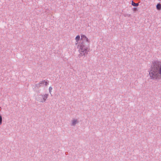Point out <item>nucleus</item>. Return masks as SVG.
I'll list each match as a JSON object with an SVG mask.
<instances>
[{"label": "nucleus", "instance_id": "obj_1", "mask_svg": "<svg viewBox=\"0 0 161 161\" xmlns=\"http://www.w3.org/2000/svg\"><path fill=\"white\" fill-rule=\"evenodd\" d=\"M151 79H158L161 78V63L155 62L149 72Z\"/></svg>", "mask_w": 161, "mask_h": 161}, {"label": "nucleus", "instance_id": "obj_4", "mask_svg": "<svg viewBox=\"0 0 161 161\" xmlns=\"http://www.w3.org/2000/svg\"><path fill=\"white\" fill-rule=\"evenodd\" d=\"M48 84V83L45 80L41 81L40 83L37 84V86L38 87L41 86L42 85H44L47 86Z\"/></svg>", "mask_w": 161, "mask_h": 161}, {"label": "nucleus", "instance_id": "obj_7", "mask_svg": "<svg viewBox=\"0 0 161 161\" xmlns=\"http://www.w3.org/2000/svg\"><path fill=\"white\" fill-rule=\"evenodd\" d=\"M131 4L132 6H137L139 5L138 3H135L133 1H132L131 2Z\"/></svg>", "mask_w": 161, "mask_h": 161}, {"label": "nucleus", "instance_id": "obj_5", "mask_svg": "<svg viewBox=\"0 0 161 161\" xmlns=\"http://www.w3.org/2000/svg\"><path fill=\"white\" fill-rule=\"evenodd\" d=\"M81 36L80 40H88V38L85 35H82Z\"/></svg>", "mask_w": 161, "mask_h": 161}, {"label": "nucleus", "instance_id": "obj_3", "mask_svg": "<svg viewBox=\"0 0 161 161\" xmlns=\"http://www.w3.org/2000/svg\"><path fill=\"white\" fill-rule=\"evenodd\" d=\"M48 94H45L44 95H40L37 98V100L40 102H43L45 101L48 97Z\"/></svg>", "mask_w": 161, "mask_h": 161}, {"label": "nucleus", "instance_id": "obj_11", "mask_svg": "<svg viewBox=\"0 0 161 161\" xmlns=\"http://www.w3.org/2000/svg\"><path fill=\"white\" fill-rule=\"evenodd\" d=\"M138 10L137 8H133V11L134 12H136Z\"/></svg>", "mask_w": 161, "mask_h": 161}, {"label": "nucleus", "instance_id": "obj_12", "mask_svg": "<svg viewBox=\"0 0 161 161\" xmlns=\"http://www.w3.org/2000/svg\"><path fill=\"white\" fill-rule=\"evenodd\" d=\"M2 123V117L0 115V125Z\"/></svg>", "mask_w": 161, "mask_h": 161}, {"label": "nucleus", "instance_id": "obj_9", "mask_svg": "<svg viewBox=\"0 0 161 161\" xmlns=\"http://www.w3.org/2000/svg\"><path fill=\"white\" fill-rule=\"evenodd\" d=\"M80 36L79 35L77 36L75 38V40H80Z\"/></svg>", "mask_w": 161, "mask_h": 161}, {"label": "nucleus", "instance_id": "obj_2", "mask_svg": "<svg viewBox=\"0 0 161 161\" xmlns=\"http://www.w3.org/2000/svg\"><path fill=\"white\" fill-rule=\"evenodd\" d=\"M79 45L78 44V46H80V52L81 56H83L89 52V49L84 45L82 42L81 43L80 42Z\"/></svg>", "mask_w": 161, "mask_h": 161}, {"label": "nucleus", "instance_id": "obj_8", "mask_svg": "<svg viewBox=\"0 0 161 161\" xmlns=\"http://www.w3.org/2000/svg\"><path fill=\"white\" fill-rule=\"evenodd\" d=\"M77 123V120L76 119H74L72 121V125H74Z\"/></svg>", "mask_w": 161, "mask_h": 161}, {"label": "nucleus", "instance_id": "obj_6", "mask_svg": "<svg viewBox=\"0 0 161 161\" xmlns=\"http://www.w3.org/2000/svg\"><path fill=\"white\" fill-rule=\"evenodd\" d=\"M156 9L158 10H161V4L160 3H158L156 6Z\"/></svg>", "mask_w": 161, "mask_h": 161}, {"label": "nucleus", "instance_id": "obj_10", "mask_svg": "<svg viewBox=\"0 0 161 161\" xmlns=\"http://www.w3.org/2000/svg\"><path fill=\"white\" fill-rule=\"evenodd\" d=\"M52 89H53V88L52 87L50 86L49 87V93H51Z\"/></svg>", "mask_w": 161, "mask_h": 161}]
</instances>
